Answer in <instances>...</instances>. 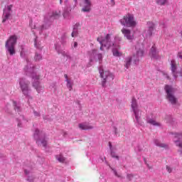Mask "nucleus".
Returning a JSON list of instances; mask_svg holds the SVG:
<instances>
[{
  "mask_svg": "<svg viewBox=\"0 0 182 182\" xmlns=\"http://www.w3.org/2000/svg\"><path fill=\"white\" fill-rule=\"evenodd\" d=\"M136 55L125 58L124 68H126V69H129V68H130V65H132V62L134 65H137V63H139L140 58L143 57V55H144V51L143 50V49H137V48H136Z\"/></svg>",
  "mask_w": 182,
  "mask_h": 182,
  "instance_id": "obj_5",
  "label": "nucleus"
},
{
  "mask_svg": "<svg viewBox=\"0 0 182 182\" xmlns=\"http://www.w3.org/2000/svg\"><path fill=\"white\" fill-rule=\"evenodd\" d=\"M64 77L65 79V82H67V87L69 89V90H72L73 89V80L69 79V77L68 75H64Z\"/></svg>",
  "mask_w": 182,
  "mask_h": 182,
  "instance_id": "obj_25",
  "label": "nucleus"
},
{
  "mask_svg": "<svg viewBox=\"0 0 182 182\" xmlns=\"http://www.w3.org/2000/svg\"><path fill=\"white\" fill-rule=\"evenodd\" d=\"M127 178H129V180H132V178H133V174H128Z\"/></svg>",
  "mask_w": 182,
  "mask_h": 182,
  "instance_id": "obj_45",
  "label": "nucleus"
},
{
  "mask_svg": "<svg viewBox=\"0 0 182 182\" xmlns=\"http://www.w3.org/2000/svg\"><path fill=\"white\" fill-rule=\"evenodd\" d=\"M60 17V11H50L46 13L44 16V23L39 26L38 23H34L32 20L29 21V26L31 27V31L36 36V32H38L39 35H43V38H46L45 31L49 29L50 22H53L55 19H58Z\"/></svg>",
  "mask_w": 182,
  "mask_h": 182,
  "instance_id": "obj_1",
  "label": "nucleus"
},
{
  "mask_svg": "<svg viewBox=\"0 0 182 182\" xmlns=\"http://www.w3.org/2000/svg\"><path fill=\"white\" fill-rule=\"evenodd\" d=\"M160 26L161 28H166L167 24H166V23H160Z\"/></svg>",
  "mask_w": 182,
  "mask_h": 182,
  "instance_id": "obj_43",
  "label": "nucleus"
},
{
  "mask_svg": "<svg viewBox=\"0 0 182 182\" xmlns=\"http://www.w3.org/2000/svg\"><path fill=\"white\" fill-rule=\"evenodd\" d=\"M97 42L101 45L100 50H103V48L110 49L112 46V54L116 58H120L123 55L120 52V42H122V37L116 36L114 37V42H112V34H107L105 37L100 36L97 38Z\"/></svg>",
  "mask_w": 182,
  "mask_h": 182,
  "instance_id": "obj_2",
  "label": "nucleus"
},
{
  "mask_svg": "<svg viewBox=\"0 0 182 182\" xmlns=\"http://www.w3.org/2000/svg\"><path fill=\"white\" fill-rule=\"evenodd\" d=\"M42 53L36 52L35 56H34V60L35 62H39V60H42Z\"/></svg>",
  "mask_w": 182,
  "mask_h": 182,
  "instance_id": "obj_31",
  "label": "nucleus"
},
{
  "mask_svg": "<svg viewBox=\"0 0 182 182\" xmlns=\"http://www.w3.org/2000/svg\"><path fill=\"white\" fill-rule=\"evenodd\" d=\"M154 144H156L158 147H161L163 149H167L168 146L166 144H163L159 141V139L154 140Z\"/></svg>",
  "mask_w": 182,
  "mask_h": 182,
  "instance_id": "obj_28",
  "label": "nucleus"
},
{
  "mask_svg": "<svg viewBox=\"0 0 182 182\" xmlns=\"http://www.w3.org/2000/svg\"><path fill=\"white\" fill-rule=\"evenodd\" d=\"M78 127L80 129V130H92V129H93V126L87 122L79 124Z\"/></svg>",
  "mask_w": 182,
  "mask_h": 182,
  "instance_id": "obj_22",
  "label": "nucleus"
},
{
  "mask_svg": "<svg viewBox=\"0 0 182 182\" xmlns=\"http://www.w3.org/2000/svg\"><path fill=\"white\" fill-rule=\"evenodd\" d=\"M28 119L25 118L23 115H21L18 119H17V123H18V127H23V124L25 123H27Z\"/></svg>",
  "mask_w": 182,
  "mask_h": 182,
  "instance_id": "obj_24",
  "label": "nucleus"
},
{
  "mask_svg": "<svg viewBox=\"0 0 182 182\" xmlns=\"http://www.w3.org/2000/svg\"><path fill=\"white\" fill-rule=\"evenodd\" d=\"M56 160H58V161H59V163H65V160H66V159L64 157L63 155H62L61 154L57 155L55 156Z\"/></svg>",
  "mask_w": 182,
  "mask_h": 182,
  "instance_id": "obj_32",
  "label": "nucleus"
},
{
  "mask_svg": "<svg viewBox=\"0 0 182 182\" xmlns=\"http://www.w3.org/2000/svg\"><path fill=\"white\" fill-rule=\"evenodd\" d=\"M112 171H113L114 176H116L117 177H120V176H119V174L117 173V171H116V170L112 169Z\"/></svg>",
  "mask_w": 182,
  "mask_h": 182,
  "instance_id": "obj_44",
  "label": "nucleus"
},
{
  "mask_svg": "<svg viewBox=\"0 0 182 182\" xmlns=\"http://www.w3.org/2000/svg\"><path fill=\"white\" fill-rule=\"evenodd\" d=\"M81 6H82V12H90L92 9V1L90 0H84L81 4Z\"/></svg>",
  "mask_w": 182,
  "mask_h": 182,
  "instance_id": "obj_18",
  "label": "nucleus"
},
{
  "mask_svg": "<svg viewBox=\"0 0 182 182\" xmlns=\"http://www.w3.org/2000/svg\"><path fill=\"white\" fill-rule=\"evenodd\" d=\"M26 62L27 65L24 68L25 74L31 77L33 87L36 89L37 93H43L45 87L41 85V82H39L41 76L35 72V66L33 65L29 58H26Z\"/></svg>",
  "mask_w": 182,
  "mask_h": 182,
  "instance_id": "obj_3",
  "label": "nucleus"
},
{
  "mask_svg": "<svg viewBox=\"0 0 182 182\" xmlns=\"http://www.w3.org/2000/svg\"><path fill=\"white\" fill-rule=\"evenodd\" d=\"M131 107L133 112L134 116V122L136 126V127H140V126H143L144 123L141 121V110L139 109V105H137V100L135 98H132L131 102Z\"/></svg>",
  "mask_w": 182,
  "mask_h": 182,
  "instance_id": "obj_4",
  "label": "nucleus"
},
{
  "mask_svg": "<svg viewBox=\"0 0 182 182\" xmlns=\"http://www.w3.org/2000/svg\"><path fill=\"white\" fill-rule=\"evenodd\" d=\"M33 137L38 144V146L44 147L46 149L48 147V138H46V135L43 132L39 131V129H36Z\"/></svg>",
  "mask_w": 182,
  "mask_h": 182,
  "instance_id": "obj_6",
  "label": "nucleus"
},
{
  "mask_svg": "<svg viewBox=\"0 0 182 182\" xmlns=\"http://www.w3.org/2000/svg\"><path fill=\"white\" fill-rule=\"evenodd\" d=\"M147 30H145L143 33L144 38H151L153 36V32H154V23L149 21L147 22Z\"/></svg>",
  "mask_w": 182,
  "mask_h": 182,
  "instance_id": "obj_15",
  "label": "nucleus"
},
{
  "mask_svg": "<svg viewBox=\"0 0 182 182\" xmlns=\"http://www.w3.org/2000/svg\"><path fill=\"white\" fill-rule=\"evenodd\" d=\"M50 89H54V90H56V84L55 83H52L50 85Z\"/></svg>",
  "mask_w": 182,
  "mask_h": 182,
  "instance_id": "obj_39",
  "label": "nucleus"
},
{
  "mask_svg": "<svg viewBox=\"0 0 182 182\" xmlns=\"http://www.w3.org/2000/svg\"><path fill=\"white\" fill-rule=\"evenodd\" d=\"M55 48L58 55H62L64 58V60H65L67 63H70V62H72V56H70L69 52L62 50V47L60 43L55 44Z\"/></svg>",
  "mask_w": 182,
  "mask_h": 182,
  "instance_id": "obj_12",
  "label": "nucleus"
},
{
  "mask_svg": "<svg viewBox=\"0 0 182 182\" xmlns=\"http://www.w3.org/2000/svg\"><path fill=\"white\" fill-rule=\"evenodd\" d=\"M149 55L151 56L152 59H159V51L156 49V46L154 45L151 47Z\"/></svg>",
  "mask_w": 182,
  "mask_h": 182,
  "instance_id": "obj_23",
  "label": "nucleus"
},
{
  "mask_svg": "<svg viewBox=\"0 0 182 182\" xmlns=\"http://www.w3.org/2000/svg\"><path fill=\"white\" fill-rule=\"evenodd\" d=\"M100 182H106V179L100 180Z\"/></svg>",
  "mask_w": 182,
  "mask_h": 182,
  "instance_id": "obj_49",
  "label": "nucleus"
},
{
  "mask_svg": "<svg viewBox=\"0 0 182 182\" xmlns=\"http://www.w3.org/2000/svg\"><path fill=\"white\" fill-rule=\"evenodd\" d=\"M28 48H26L25 46H21V53H20V55H21V58H26L27 55H28Z\"/></svg>",
  "mask_w": 182,
  "mask_h": 182,
  "instance_id": "obj_26",
  "label": "nucleus"
},
{
  "mask_svg": "<svg viewBox=\"0 0 182 182\" xmlns=\"http://www.w3.org/2000/svg\"><path fill=\"white\" fill-rule=\"evenodd\" d=\"M73 46V48H77V42H74Z\"/></svg>",
  "mask_w": 182,
  "mask_h": 182,
  "instance_id": "obj_46",
  "label": "nucleus"
},
{
  "mask_svg": "<svg viewBox=\"0 0 182 182\" xmlns=\"http://www.w3.org/2000/svg\"><path fill=\"white\" fill-rule=\"evenodd\" d=\"M24 173H25L26 176L28 177L27 181L33 182V180H34L35 178H33L32 174H31V172L25 169Z\"/></svg>",
  "mask_w": 182,
  "mask_h": 182,
  "instance_id": "obj_29",
  "label": "nucleus"
},
{
  "mask_svg": "<svg viewBox=\"0 0 182 182\" xmlns=\"http://www.w3.org/2000/svg\"><path fill=\"white\" fill-rule=\"evenodd\" d=\"M75 4L73 8H75V6H76V5H77V0H74Z\"/></svg>",
  "mask_w": 182,
  "mask_h": 182,
  "instance_id": "obj_48",
  "label": "nucleus"
},
{
  "mask_svg": "<svg viewBox=\"0 0 182 182\" xmlns=\"http://www.w3.org/2000/svg\"><path fill=\"white\" fill-rule=\"evenodd\" d=\"M113 130L115 136H117V134H119V132H117V128L116 127H113Z\"/></svg>",
  "mask_w": 182,
  "mask_h": 182,
  "instance_id": "obj_40",
  "label": "nucleus"
},
{
  "mask_svg": "<svg viewBox=\"0 0 182 182\" xmlns=\"http://www.w3.org/2000/svg\"><path fill=\"white\" fill-rule=\"evenodd\" d=\"M44 120H49V117L48 116H45L43 117Z\"/></svg>",
  "mask_w": 182,
  "mask_h": 182,
  "instance_id": "obj_47",
  "label": "nucleus"
},
{
  "mask_svg": "<svg viewBox=\"0 0 182 182\" xmlns=\"http://www.w3.org/2000/svg\"><path fill=\"white\" fill-rule=\"evenodd\" d=\"M122 33L124 35V38L127 39V41L132 42V41L134 39V35L132 34V31L130 30L123 28L122 29Z\"/></svg>",
  "mask_w": 182,
  "mask_h": 182,
  "instance_id": "obj_20",
  "label": "nucleus"
},
{
  "mask_svg": "<svg viewBox=\"0 0 182 182\" xmlns=\"http://www.w3.org/2000/svg\"><path fill=\"white\" fill-rule=\"evenodd\" d=\"M19 86L23 95L27 97V99H32L31 93H32V90L29 87V81L26 79L21 77L18 80Z\"/></svg>",
  "mask_w": 182,
  "mask_h": 182,
  "instance_id": "obj_8",
  "label": "nucleus"
},
{
  "mask_svg": "<svg viewBox=\"0 0 182 182\" xmlns=\"http://www.w3.org/2000/svg\"><path fill=\"white\" fill-rule=\"evenodd\" d=\"M165 92L166 93V100L171 105H177V98L174 96V88L171 85H166L164 87Z\"/></svg>",
  "mask_w": 182,
  "mask_h": 182,
  "instance_id": "obj_11",
  "label": "nucleus"
},
{
  "mask_svg": "<svg viewBox=\"0 0 182 182\" xmlns=\"http://www.w3.org/2000/svg\"><path fill=\"white\" fill-rule=\"evenodd\" d=\"M13 105L14 106L15 111L19 113V112H21V107L19 106V104L16 101H13Z\"/></svg>",
  "mask_w": 182,
  "mask_h": 182,
  "instance_id": "obj_34",
  "label": "nucleus"
},
{
  "mask_svg": "<svg viewBox=\"0 0 182 182\" xmlns=\"http://www.w3.org/2000/svg\"><path fill=\"white\" fill-rule=\"evenodd\" d=\"M99 73L102 79L101 85L102 87H106V83H110L114 79V75L109 71L103 70V66H100Z\"/></svg>",
  "mask_w": 182,
  "mask_h": 182,
  "instance_id": "obj_10",
  "label": "nucleus"
},
{
  "mask_svg": "<svg viewBox=\"0 0 182 182\" xmlns=\"http://www.w3.org/2000/svg\"><path fill=\"white\" fill-rule=\"evenodd\" d=\"M161 75H162V76H164V77H165V79H167L168 80H170V79H171L170 76L168 75V74L167 73L163 71L161 73Z\"/></svg>",
  "mask_w": 182,
  "mask_h": 182,
  "instance_id": "obj_36",
  "label": "nucleus"
},
{
  "mask_svg": "<svg viewBox=\"0 0 182 182\" xmlns=\"http://www.w3.org/2000/svg\"><path fill=\"white\" fill-rule=\"evenodd\" d=\"M165 119L166 120V123H171V121L173 120V118L171 115H167Z\"/></svg>",
  "mask_w": 182,
  "mask_h": 182,
  "instance_id": "obj_37",
  "label": "nucleus"
},
{
  "mask_svg": "<svg viewBox=\"0 0 182 182\" xmlns=\"http://www.w3.org/2000/svg\"><path fill=\"white\" fill-rule=\"evenodd\" d=\"M109 146L111 150V156H112V157H115L116 159H119V156H115L114 153L113 152V149L112 148V143L109 142Z\"/></svg>",
  "mask_w": 182,
  "mask_h": 182,
  "instance_id": "obj_35",
  "label": "nucleus"
},
{
  "mask_svg": "<svg viewBox=\"0 0 182 182\" xmlns=\"http://www.w3.org/2000/svg\"><path fill=\"white\" fill-rule=\"evenodd\" d=\"M121 25L127 26V28H135L137 25V21L134 18V15L128 13L122 19L119 20Z\"/></svg>",
  "mask_w": 182,
  "mask_h": 182,
  "instance_id": "obj_9",
  "label": "nucleus"
},
{
  "mask_svg": "<svg viewBox=\"0 0 182 182\" xmlns=\"http://www.w3.org/2000/svg\"><path fill=\"white\" fill-rule=\"evenodd\" d=\"M173 137L174 143L179 147L178 151L180 154H182V133H175L173 134Z\"/></svg>",
  "mask_w": 182,
  "mask_h": 182,
  "instance_id": "obj_16",
  "label": "nucleus"
},
{
  "mask_svg": "<svg viewBox=\"0 0 182 182\" xmlns=\"http://www.w3.org/2000/svg\"><path fill=\"white\" fill-rule=\"evenodd\" d=\"M17 41L18 36L13 35L6 41L5 48L6 53H9L10 56H14L16 53V51H15V45H16Z\"/></svg>",
  "mask_w": 182,
  "mask_h": 182,
  "instance_id": "obj_7",
  "label": "nucleus"
},
{
  "mask_svg": "<svg viewBox=\"0 0 182 182\" xmlns=\"http://www.w3.org/2000/svg\"><path fill=\"white\" fill-rule=\"evenodd\" d=\"M148 167H149V168H150V166H148Z\"/></svg>",
  "mask_w": 182,
  "mask_h": 182,
  "instance_id": "obj_50",
  "label": "nucleus"
},
{
  "mask_svg": "<svg viewBox=\"0 0 182 182\" xmlns=\"http://www.w3.org/2000/svg\"><path fill=\"white\" fill-rule=\"evenodd\" d=\"M171 73L173 76V79H177L178 77V72H177V63H176V60H171Z\"/></svg>",
  "mask_w": 182,
  "mask_h": 182,
  "instance_id": "obj_19",
  "label": "nucleus"
},
{
  "mask_svg": "<svg viewBox=\"0 0 182 182\" xmlns=\"http://www.w3.org/2000/svg\"><path fill=\"white\" fill-rule=\"evenodd\" d=\"M78 25L75 24L73 27V32L71 33V36L72 38H75V36H77V28H78Z\"/></svg>",
  "mask_w": 182,
  "mask_h": 182,
  "instance_id": "obj_33",
  "label": "nucleus"
},
{
  "mask_svg": "<svg viewBox=\"0 0 182 182\" xmlns=\"http://www.w3.org/2000/svg\"><path fill=\"white\" fill-rule=\"evenodd\" d=\"M33 114L35 117H41V113H39L38 112L33 111Z\"/></svg>",
  "mask_w": 182,
  "mask_h": 182,
  "instance_id": "obj_38",
  "label": "nucleus"
},
{
  "mask_svg": "<svg viewBox=\"0 0 182 182\" xmlns=\"http://www.w3.org/2000/svg\"><path fill=\"white\" fill-rule=\"evenodd\" d=\"M34 46L36 48V49H38L39 50H42V44L41 43V41L38 39V36H36L34 40Z\"/></svg>",
  "mask_w": 182,
  "mask_h": 182,
  "instance_id": "obj_27",
  "label": "nucleus"
},
{
  "mask_svg": "<svg viewBox=\"0 0 182 182\" xmlns=\"http://www.w3.org/2000/svg\"><path fill=\"white\" fill-rule=\"evenodd\" d=\"M88 58L90 62H95V60H99L100 63H102V60L103 59V55L102 53H98L97 50L92 49L87 52Z\"/></svg>",
  "mask_w": 182,
  "mask_h": 182,
  "instance_id": "obj_13",
  "label": "nucleus"
},
{
  "mask_svg": "<svg viewBox=\"0 0 182 182\" xmlns=\"http://www.w3.org/2000/svg\"><path fill=\"white\" fill-rule=\"evenodd\" d=\"M157 5L160 6H164V5H168V0H156Z\"/></svg>",
  "mask_w": 182,
  "mask_h": 182,
  "instance_id": "obj_30",
  "label": "nucleus"
},
{
  "mask_svg": "<svg viewBox=\"0 0 182 182\" xmlns=\"http://www.w3.org/2000/svg\"><path fill=\"white\" fill-rule=\"evenodd\" d=\"M109 4L111 5V6H114L116 3L114 2V0H110Z\"/></svg>",
  "mask_w": 182,
  "mask_h": 182,
  "instance_id": "obj_42",
  "label": "nucleus"
},
{
  "mask_svg": "<svg viewBox=\"0 0 182 182\" xmlns=\"http://www.w3.org/2000/svg\"><path fill=\"white\" fill-rule=\"evenodd\" d=\"M62 2H63V0H60V4H62ZM64 4L65 8L63 15L65 19H67V18H69V13L70 12V11H72V7H70V4H69V1L68 0H64Z\"/></svg>",
  "mask_w": 182,
  "mask_h": 182,
  "instance_id": "obj_17",
  "label": "nucleus"
},
{
  "mask_svg": "<svg viewBox=\"0 0 182 182\" xmlns=\"http://www.w3.org/2000/svg\"><path fill=\"white\" fill-rule=\"evenodd\" d=\"M166 170L168 171V173H171V171H173V169L171 168V167L166 166Z\"/></svg>",
  "mask_w": 182,
  "mask_h": 182,
  "instance_id": "obj_41",
  "label": "nucleus"
},
{
  "mask_svg": "<svg viewBox=\"0 0 182 182\" xmlns=\"http://www.w3.org/2000/svg\"><path fill=\"white\" fill-rule=\"evenodd\" d=\"M146 123H148V124H151V126H155L156 127H160V126H161V124L156 121L154 118H150L147 117L146 119Z\"/></svg>",
  "mask_w": 182,
  "mask_h": 182,
  "instance_id": "obj_21",
  "label": "nucleus"
},
{
  "mask_svg": "<svg viewBox=\"0 0 182 182\" xmlns=\"http://www.w3.org/2000/svg\"><path fill=\"white\" fill-rule=\"evenodd\" d=\"M12 8H14V5L12 4L7 5L4 7L2 15V23L8 22L12 18Z\"/></svg>",
  "mask_w": 182,
  "mask_h": 182,
  "instance_id": "obj_14",
  "label": "nucleus"
}]
</instances>
